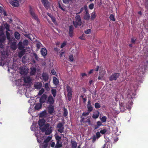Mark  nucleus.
<instances>
[{"mask_svg": "<svg viewBox=\"0 0 148 148\" xmlns=\"http://www.w3.org/2000/svg\"><path fill=\"white\" fill-rule=\"evenodd\" d=\"M61 143H60V141H57L56 143L55 146V148H59L62 147Z\"/></svg>", "mask_w": 148, "mask_h": 148, "instance_id": "31", "label": "nucleus"}, {"mask_svg": "<svg viewBox=\"0 0 148 148\" xmlns=\"http://www.w3.org/2000/svg\"><path fill=\"white\" fill-rule=\"evenodd\" d=\"M42 77L43 80L45 82L47 81L49 79L48 74L46 73H43L42 74Z\"/></svg>", "mask_w": 148, "mask_h": 148, "instance_id": "14", "label": "nucleus"}, {"mask_svg": "<svg viewBox=\"0 0 148 148\" xmlns=\"http://www.w3.org/2000/svg\"><path fill=\"white\" fill-rule=\"evenodd\" d=\"M55 138L56 140H57V141H60L61 139V137L60 136L58 135H57L56 136H55Z\"/></svg>", "mask_w": 148, "mask_h": 148, "instance_id": "54", "label": "nucleus"}, {"mask_svg": "<svg viewBox=\"0 0 148 148\" xmlns=\"http://www.w3.org/2000/svg\"><path fill=\"white\" fill-rule=\"evenodd\" d=\"M110 19L112 21H115V18L114 15L112 14L110 15Z\"/></svg>", "mask_w": 148, "mask_h": 148, "instance_id": "46", "label": "nucleus"}, {"mask_svg": "<svg viewBox=\"0 0 148 148\" xmlns=\"http://www.w3.org/2000/svg\"><path fill=\"white\" fill-rule=\"evenodd\" d=\"M91 19L93 20L96 17V13L95 12H93L91 14Z\"/></svg>", "mask_w": 148, "mask_h": 148, "instance_id": "36", "label": "nucleus"}, {"mask_svg": "<svg viewBox=\"0 0 148 148\" xmlns=\"http://www.w3.org/2000/svg\"><path fill=\"white\" fill-rule=\"evenodd\" d=\"M53 84L56 85H58L59 83V81L58 79L55 77H53Z\"/></svg>", "mask_w": 148, "mask_h": 148, "instance_id": "29", "label": "nucleus"}, {"mask_svg": "<svg viewBox=\"0 0 148 148\" xmlns=\"http://www.w3.org/2000/svg\"><path fill=\"white\" fill-rule=\"evenodd\" d=\"M45 90L43 88H42L41 90H40L38 92V95H42L44 92Z\"/></svg>", "mask_w": 148, "mask_h": 148, "instance_id": "44", "label": "nucleus"}, {"mask_svg": "<svg viewBox=\"0 0 148 148\" xmlns=\"http://www.w3.org/2000/svg\"><path fill=\"white\" fill-rule=\"evenodd\" d=\"M146 67L147 66L143 64V63L142 64H140L139 68L138 69V72L139 74V76H141L142 75H143L144 74Z\"/></svg>", "mask_w": 148, "mask_h": 148, "instance_id": "2", "label": "nucleus"}, {"mask_svg": "<svg viewBox=\"0 0 148 148\" xmlns=\"http://www.w3.org/2000/svg\"><path fill=\"white\" fill-rule=\"evenodd\" d=\"M90 17V16L89 14H85L84 18L85 20L88 21L89 20Z\"/></svg>", "mask_w": 148, "mask_h": 148, "instance_id": "34", "label": "nucleus"}, {"mask_svg": "<svg viewBox=\"0 0 148 148\" xmlns=\"http://www.w3.org/2000/svg\"><path fill=\"white\" fill-rule=\"evenodd\" d=\"M107 117L105 116H103L101 118V122L102 123H105L106 121H107Z\"/></svg>", "mask_w": 148, "mask_h": 148, "instance_id": "40", "label": "nucleus"}, {"mask_svg": "<svg viewBox=\"0 0 148 148\" xmlns=\"http://www.w3.org/2000/svg\"><path fill=\"white\" fill-rule=\"evenodd\" d=\"M69 36L72 37L73 36V31L74 30V27L72 25H71L69 27Z\"/></svg>", "mask_w": 148, "mask_h": 148, "instance_id": "12", "label": "nucleus"}, {"mask_svg": "<svg viewBox=\"0 0 148 148\" xmlns=\"http://www.w3.org/2000/svg\"><path fill=\"white\" fill-rule=\"evenodd\" d=\"M41 45V43L40 42H39L36 44V46L37 48L38 49H39L40 48Z\"/></svg>", "mask_w": 148, "mask_h": 148, "instance_id": "61", "label": "nucleus"}, {"mask_svg": "<svg viewBox=\"0 0 148 148\" xmlns=\"http://www.w3.org/2000/svg\"><path fill=\"white\" fill-rule=\"evenodd\" d=\"M42 104L41 103H38L36 104V106H35V109L36 110H38L40 109L41 108L42 106Z\"/></svg>", "mask_w": 148, "mask_h": 148, "instance_id": "28", "label": "nucleus"}, {"mask_svg": "<svg viewBox=\"0 0 148 148\" xmlns=\"http://www.w3.org/2000/svg\"><path fill=\"white\" fill-rule=\"evenodd\" d=\"M30 74L31 75H35L36 72V69L35 67L31 68Z\"/></svg>", "mask_w": 148, "mask_h": 148, "instance_id": "25", "label": "nucleus"}, {"mask_svg": "<svg viewBox=\"0 0 148 148\" xmlns=\"http://www.w3.org/2000/svg\"><path fill=\"white\" fill-rule=\"evenodd\" d=\"M18 49L19 50H23V49H25V46L23 45L22 42H20L18 43Z\"/></svg>", "mask_w": 148, "mask_h": 148, "instance_id": "21", "label": "nucleus"}, {"mask_svg": "<svg viewBox=\"0 0 148 148\" xmlns=\"http://www.w3.org/2000/svg\"><path fill=\"white\" fill-rule=\"evenodd\" d=\"M31 81V79L29 76H27L24 78V81L25 83H30Z\"/></svg>", "mask_w": 148, "mask_h": 148, "instance_id": "23", "label": "nucleus"}, {"mask_svg": "<svg viewBox=\"0 0 148 148\" xmlns=\"http://www.w3.org/2000/svg\"><path fill=\"white\" fill-rule=\"evenodd\" d=\"M75 21H73V23L75 27H77L78 26H81L82 25V22L81 17L79 15H76L75 16Z\"/></svg>", "mask_w": 148, "mask_h": 148, "instance_id": "1", "label": "nucleus"}, {"mask_svg": "<svg viewBox=\"0 0 148 148\" xmlns=\"http://www.w3.org/2000/svg\"><path fill=\"white\" fill-rule=\"evenodd\" d=\"M54 110V106L51 105L49 106L48 107V112L50 114H51L53 113Z\"/></svg>", "mask_w": 148, "mask_h": 148, "instance_id": "18", "label": "nucleus"}, {"mask_svg": "<svg viewBox=\"0 0 148 148\" xmlns=\"http://www.w3.org/2000/svg\"><path fill=\"white\" fill-rule=\"evenodd\" d=\"M14 37L16 39L18 40L20 39L21 36L20 34L17 32H16L14 34Z\"/></svg>", "mask_w": 148, "mask_h": 148, "instance_id": "27", "label": "nucleus"}, {"mask_svg": "<svg viewBox=\"0 0 148 148\" xmlns=\"http://www.w3.org/2000/svg\"><path fill=\"white\" fill-rule=\"evenodd\" d=\"M4 26L5 29L7 30V31H10V25H9L6 23L4 24Z\"/></svg>", "mask_w": 148, "mask_h": 148, "instance_id": "35", "label": "nucleus"}, {"mask_svg": "<svg viewBox=\"0 0 148 148\" xmlns=\"http://www.w3.org/2000/svg\"><path fill=\"white\" fill-rule=\"evenodd\" d=\"M23 45L25 46H27L29 42L27 40H25L23 41Z\"/></svg>", "mask_w": 148, "mask_h": 148, "instance_id": "47", "label": "nucleus"}, {"mask_svg": "<svg viewBox=\"0 0 148 148\" xmlns=\"http://www.w3.org/2000/svg\"><path fill=\"white\" fill-rule=\"evenodd\" d=\"M52 131V127H49L45 131V134L47 135H48L51 134Z\"/></svg>", "mask_w": 148, "mask_h": 148, "instance_id": "19", "label": "nucleus"}, {"mask_svg": "<svg viewBox=\"0 0 148 148\" xmlns=\"http://www.w3.org/2000/svg\"><path fill=\"white\" fill-rule=\"evenodd\" d=\"M29 12L32 18L36 21L38 23L40 22V20L38 16L35 13L31 7H30Z\"/></svg>", "mask_w": 148, "mask_h": 148, "instance_id": "3", "label": "nucleus"}, {"mask_svg": "<svg viewBox=\"0 0 148 148\" xmlns=\"http://www.w3.org/2000/svg\"><path fill=\"white\" fill-rule=\"evenodd\" d=\"M51 137L49 136L44 141L48 143L51 140Z\"/></svg>", "mask_w": 148, "mask_h": 148, "instance_id": "49", "label": "nucleus"}, {"mask_svg": "<svg viewBox=\"0 0 148 148\" xmlns=\"http://www.w3.org/2000/svg\"><path fill=\"white\" fill-rule=\"evenodd\" d=\"M27 68L26 66L20 68V73L22 75H25L27 73Z\"/></svg>", "mask_w": 148, "mask_h": 148, "instance_id": "7", "label": "nucleus"}, {"mask_svg": "<svg viewBox=\"0 0 148 148\" xmlns=\"http://www.w3.org/2000/svg\"><path fill=\"white\" fill-rule=\"evenodd\" d=\"M51 19L52 21V22L55 24H56L57 23V22L56 21V18L54 16H52L51 17Z\"/></svg>", "mask_w": 148, "mask_h": 148, "instance_id": "52", "label": "nucleus"}, {"mask_svg": "<svg viewBox=\"0 0 148 148\" xmlns=\"http://www.w3.org/2000/svg\"><path fill=\"white\" fill-rule=\"evenodd\" d=\"M51 92L53 97H55L57 94V90L56 89H52L51 90Z\"/></svg>", "mask_w": 148, "mask_h": 148, "instance_id": "32", "label": "nucleus"}, {"mask_svg": "<svg viewBox=\"0 0 148 148\" xmlns=\"http://www.w3.org/2000/svg\"><path fill=\"white\" fill-rule=\"evenodd\" d=\"M56 128H58L57 131L60 133H63L64 131V123H58L56 126Z\"/></svg>", "mask_w": 148, "mask_h": 148, "instance_id": "5", "label": "nucleus"}, {"mask_svg": "<svg viewBox=\"0 0 148 148\" xmlns=\"http://www.w3.org/2000/svg\"><path fill=\"white\" fill-rule=\"evenodd\" d=\"M21 1V0H13L11 1L10 3L13 6L18 7Z\"/></svg>", "mask_w": 148, "mask_h": 148, "instance_id": "6", "label": "nucleus"}, {"mask_svg": "<svg viewBox=\"0 0 148 148\" xmlns=\"http://www.w3.org/2000/svg\"><path fill=\"white\" fill-rule=\"evenodd\" d=\"M66 91L68 93H72L73 91L71 88L68 85L66 86Z\"/></svg>", "mask_w": 148, "mask_h": 148, "instance_id": "30", "label": "nucleus"}, {"mask_svg": "<svg viewBox=\"0 0 148 148\" xmlns=\"http://www.w3.org/2000/svg\"><path fill=\"white\" fill-rule=\"evenodd\" d=\"M95 107L96 109H98L101 107V105L100 103L97 102L95 103Z\"/></svg>", "mask_w": 148, "mask_h": 148, "instance_id": "45", "label": "nucleus"}, {"mask_svg": "<svg viewBox=\"0 0 148 148\" xmlns=\"http://www.w3.org/2000/svg\"><path fill=\"white\" fill-rule=\"evenodd\" d=\"M73 0H62L63 2L65 4H68L69 2L72 1Z\"/></svg>", "mask_w": 148, "mask_h": 148, "instance_id": "58", "label": "nucleus"}, {"mask_svg": "<svg viewBox=\"0 0 148 148\" xmlns=\"http://www.w3.org/2000/svg\"><path fill=\"white\" fill-rule=\"evenodd\" d=\"M45 87L47 91H49L50 90V88L49 86V84L46 83L45 84Z\"/></svg>", "mask_w": 148, "mask_h": 148, "instance_id": "39", "label": "nucleus"}, {"mask_svg": "<svg viewBox=\"0 0 148 148\" xmlns=\"http://www.w3.org/2000/svg\"><path fill=\"white\" fill-rule=\"evenodd\" d=\"M48 145V143L44 141L42 143V146L43 148H46Z\"/></svg>", "mask_w": 148, "mask_h": 148, "instance_id": "42", "label": "nucleus"}, {"mask_svg": "<svg viewBox=\"0 0 148 148\" xmlns=\"http://www.w3.org/2000/svg\"><path fill=\"white\" fill-rule=\"evenodd\" d=\"M6 33L7 39L9 40L10 39V33L8 32V31H6Z\"/></svg>", "mask_w": 148, "mask_h": 148, "instance_id": "51", "label": "nucleus"}, {"mask_svg": "<svg viewBox=\"0 0 148 148\" xmlns=\"http://www.w3.org/2000/svg\"><path fill=\"white\" fill-rule=\"evenodd\" d=\"M123 104L124 103H121L119 104L120 109L122 112H124L126 110L123 106Z\"/></svg>", "mask_w": 148, "mask_h": 148, "instance_id": "26", "label": "nucleus"}, {"mask_svg": "<svg viewBox=\"0 0 148 148\" xmlns=\"http://www.w3.org/2000/svg\"><path fill=\"white\" fill-rule=\"evenodd\" d=\"M90 113V112H88H88H84L82 114V116H86L88 115Z\"/></svg>", "mask_w": 148, "mask_h": 148, "instance_id": "53", "label": "nucleus"}, {"mask_svg": "<svg viewBox=\"0 0 148 148\" xmlns=\"http://www.w3.org/2000/svg\"><path fill=\"white\" fill-rule=\"evenodd\" d=\"M97 126L100 127L102 125V122L99 121H98L97 122Z\"/></svg>", "mask_w": 148, "mask_h": 148, "instance_id": "63", "label": "nucleus"}, {"mask_svg": "<svg viewBox=\"0 0 148 148\" xmlns=\"http://www.w3.org/2000/svg\"><path fill=\"white\" fill-rule=\"evenodd\" d=\"M71 143L72 144V148H76L77 147V143L76 141L73 139L71 140Z\"/></svg>", "mask_w": 148, "mask_h": 148, "instance_id": "24", "label": "nucleus"}, {"mask_svg": "<svg viewBox=\"0 0 148 148\" xmlns=\"http://www.w3.org/2000/svg\"><path fill=\"white\" fill-rule=\"evenodd\" d=\"M49 127L50 124L49 123H47L44 124L43 126H41V127H40V129L42 132H45L47 129Z\"/></svg>", "mask_w": 148, "mask_h": 148, "instance_id": "11", "label": "nucleus"}, {"mask_svg": "<svg viewBox=\"0 0 148 148\" xmlns=\"http://www.w3.org/2000/svg\"><path fill=\"white\" fill-rule=\"evenodd\" d=\"M87 108L88 110V111L89 112H90L92 111L93 108L91 105L87 106Z\"/></svg>", "mask_w": 148, "mask_h": 148, "instance_id": "43", "label": "nucleus"}, {"mask_svg": "<svg viewBox=\"0 0 148 148\" xmlns=\"http://www.w3.org/2000/svg\"><path fill=\"white\" fill-rule=\"evenodd\" d=\"M21 50L18 53V56L20 58H21L26 52V50L25 49H23V50Z\"/></svg>", "mask_w": 148, "mask_h": 148, "instance_id": "16", "label": "nucleus"}, {"mask_svg": "<svg viewBox=\"0 0 148 148\" xmlns=\"http://www.w3.org/2000/svg\"><path fill=\"white\" fill-rule=\"evenodd\" d=\"M78 38L81 40H85V35L84 34H82L81 36H79Z\"/></svg>", "mask_w": 148, "mask_h": 148, "instance_id": "50", "label": "nucleus"}, {"mask_svg": "<svg viewBox=\"0 0 148 148\" xmlns=\"http://www.w3.org/2000/svg\"><path fill=\"white\" fill-rule=\"evenodd\" d=\"M54 102V99L52 96L50 95L47 98V103H48L52 105Z\"/></svg>", "mask_w": 148, "mask_h": 148, "instance_id": "8", "label": "nucleus"}, {"mask_svg": "<svg viewBox=\"0 0 148 148\" xmlns=\"http://www.w3.org/2000/svg\"><path fill=\"white\" fill-rule=\"evenodd\" d=\"M97 139V138L96 136V135H95L93 136L92 138V142L93 143H94L96 141V140Z\"/></svg>", "mask_w": 148, "mask_h": 148, "instance_id": "62", "label": "nucleus"}, {"mask_svg": "<svg viewBox=\"0 0 148 148\" xmlns=\"http://www.w3.org/2000/svg\"><path fill=\"white\" fill-rule=\"evenodd\" d=\"M67 97L69 101H71V99L72 97V93H67Z\"/></svg>", "mask_w": 148, "mask_h": 148, "instance_id": "38", "label": "nucleus"}, {"mask_svg": "<svg viewBox=\"0 0 148 148\" xmlns=\"http://www.w3.org/2000/svg\"><path fill=\"white\" fill-rule=\"evenodd\" d=\"M41 2L44 7L47 9H48L49 7L50 3L48 0H41Z\"/></svg>", "mask_w": 148, "mask_h": 148, "instance_id": "9", "label": "nucleus"}, {"mask_svg": "<svg viewBox=\"0 0 148 148\" xmlns=\"http://www.w3.org/2000/svg\"><path fill=\"white\" fill-rule=\"evenodd\" d=\"M10 47L13 50H16L17 48L16 42L14 41L12 42L10 44Z\"/></svg>", "mask_w": 148, "mask_h": 148, "instance_id": "15", "label": "nucleus"}, {"mask_svg": "<svg viewBox=\"0 0 148 148\" xmlns=\"http://www.w3.org/2000/svg\"><path fill=\"white\" fill-rule=\"evenodd\" d=\"M99 114V112L97 110L95 112H94L93 114H92V117L94 119H97L98 118Z\"/></svg>", "mask_w": 148, "mask_h": 148, "instance_id": "17", "label": "nucleus"}, {"mask_svg": "<svg viewBox=\"0 0 148 148\" xmlns=\"http://www.w3.org/2000/svg\"><path fill=\"white\" fill-rule=\"evenodd\" d=\"M59 8L62 10L64 11L65 10V9L64 8L63 6H62L60 3H59Z\"/></svg>", "mask_w": 148, "mask_h": 148, "instance_id": "57", "label": "nucleus"}, {"mask_svg": "<svg viewBox=\"0 0 148 148\" xmlns=\"http://www.w3.org/2000/svg\"><path fill=\"white\" fill-rule=\"evenodd\" d=\"M84 10L85 11V14H89L88 12V9L87 6L86 5H85L84 6Z\"/></svg>", "mask_w": 148, "mask_h": 148, "instance_id": "48", "label": "nucleus"}, {"mask_svg": "<svg viewBox=\"0 0 148 148\" xmlns=\"http://www.w3.org/2000/svg\"><path fill=\"white\" fill-rule=\"evenodd\" d=\"M94 6V4L93 3H90L89 5V8L90 9L92 10L93 9Z\"/></svg>", "mask_w": 148, "mask_h": 148, "instance_id": "56", "label": "nucleus"}, {"mask_svg": "<svg viewBox=\"0 0 148 148\" xmlns=\"http://www.w3.org/2000/svg\"><path fill=\"white\" fill-rule=\"evenodd\" d=\"M68 114V111L67 109L65 108H64V113H63V115L64 117H66L67 116Z\"/></svg>", "mask_w": 148, "mask_h": 148, "instance_id": "37", "label": "nucleus"}, {"mask_svg": "<svg viewBox=\"0 0 148 148\" xmlns=\"http://www.w3.org/2000/svg\"><path fill=\"white\" fill-rule=\"evenodd\" d=\"M0 37V42L4 43L6 40V37L5 36H1Z\"/></svg>", "mask_w": 148, "mask_h": 148, "instance_id": "33", "label": "nucleus"}, {"mask_svg": "<svg viewBox=\"0 0 148 148\" xmlns=\"http://www.w3.org/2000/svg\"><path fill=\"white\" fill-rule=\"evenodd\" d=\"M107 130L106 129H103V130H101L100 131V133L102 134H105L107 132Z\"/></svg>", "mask_w": 148, "mask_h": 148, "instance_id": "55", "label": "nucleus"}, {"mask_svg": "<svg viewBox=\"0 0 148 148\" xmlns=\"http://www.w3.org/2000/svg\"><path fill=\"white\" fill-rule=\"evenodd\" d=\"M42 84L41 83L37 82L34 84V87L35 89L39 90L41 88Z\"/></svg>", "mask_w": 148, "mask_h": 148, "instance_id": "13", "label": "nucleus"}, {"mask_svg": "<svg viewBox=\"0 0 148 148\" xmlns=\"http://www.w3.org/2000/svg\"><path fill=\"white\" fill-rule=\"evenodd\" d=\"M120 74L119 73H114L112 74L109 77L110 81L116 80L119 77Z\"/></svg>", "mask_w": 148, "mask_h": 148, "instance_id": "4", "label": "nucleus"}, {"mask_svg": "<svg viewBox=\"0 0 148 148\" xmlns=\"http://www.w3.org/2000/svg\"><path fill=\"white\" fill-rule=\"evenodd\" d=\"M47 98V96L45 94H43L40 97L39 100V102L42 104L44 103Z\"/></svg>", "mask_w": 148, "mask_h": 148, "instance_id": "10", "label": "nucleus"}, {"mask_svg": "<svg viewBox=\"0 0 148 148\" xmlns=\"http://www.w3.org/2000/svg\"><path fill=\"white\" fill-rule=\"evenodd\" d=\"M66 45V42L64 41V42L61 45L60 48H63Z\"/></svg>", "mask_w": 148, "mask_h": 148, "instance_id": "60", "label": "nucleus"}, {"mask_svg": "<svg viewBox=\"0 0 148 148\" xmlns=\"http://www.w3.org/2000/svg\"><path fill=\"white\" fill-rule=\"evenodd\" d=\"M41 53L43 56H45L47 54V50L46 48H42L41 49Z\"/></svg>", "mask_w": 148, "mask_h": 148, "instance_id": "20", "label": "nucleus"}, {"mask_svg": "<svg viewBox=\"0 0 148 148\" xmlns=\"http://www.w3.org/2000/svg\"><path fill=\"white\" fill-rule=\"evenodd\" d=\"M45 121L44 119H40L38 121V124L39 126V128L41 127L45 123Z\"/></svg>", "mask_w": 148, "mask_h": 148, "instance_id": "22", "label": "nucleus"}, {"mask_svg": "<svg viewBox=\"0 0 148 148\" xmlns=\"http://www.w3.org/2000/svg\"><path fill=\"white\" fill-rule=\"evenodd\" d=\"M85 119L84 123H88L89 125H91V123L90 119L87 118Z\"/></svg>", "mask_w": 148, "mask_h": 148, "instance_id": "41", "label": "nucleus"}, {"mask_svg": "<svg viewBox=\"0 0 148 148\" xmlns=\"http://www.w3.org/2000/svg\"><path fill=\"white\" fill-rule=\"evenodd\" d=\"M96 136L97 138V139H98L101 136L100 132H97Z\"/></svg>", "mask_w": 148, "mask_h": 148, "instance_id": "59", "label": "nucleus"}, {"mask_svg": "<svg viewBox=\"0 0 148 148\" xmlns=\"http://www.w3.org/2000/svg\"><path fill=\"white\" fill-rule=\"evenodd\" d=\"M80 118H81V119L80 120V122L82 123H84L86 119L82 117V116L80 117Z\"/></svg>", "mask_w": 148, "mask_h": 148, "instance_id": "64", "label": "nucleus"}]
</instances>
